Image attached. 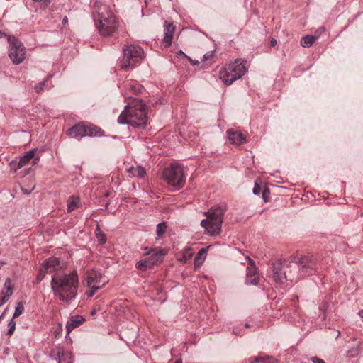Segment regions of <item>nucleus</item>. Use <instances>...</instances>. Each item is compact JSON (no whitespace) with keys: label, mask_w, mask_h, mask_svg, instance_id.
Returning a JSON list of instances; mask_svg holds the SVG:
<instances>
[{"label":"nucleus","mask_w":363,"mask_h":363,"mask_svg":"<svg viewBox=\"0 0 363 363\" xmlns=\"http://www.w3.org/2000/svg\"><path fill=\"white\" fill-rule=\"evenodd\" d=\"M316 272V262L309 257L291 256L275 261L269 269L272 280L277 284L293 282Z\"/></svg>","instance_id":"nucleus-1"},{"label":"nucleus","mask_w":363,"mask_h":363,"mask_svg":"<svg viewBox=\"0 0 363 363\" xmlns=\"http://www.w3.org/2000/svg\"><path fill=\"white\" fill-rule=\"evenodd\" d=\"M79 286L77 271L69 274L55 273L52 277L51 289L55 296L62 301H70L75 298Z\"/></svg>","instance_id":"nucleus-2"},{"label":"nucleus","mask_w":363,"mask_h":363,"mask_svg":"<svg viewBox=\"0 0 363 363\" xmlns=\"http://www.w3.org/2000/svg\"><path fill=\"white\" fill-rule=\"evenodd\" d=\"M147 121V106L142 100L136 98L125 106L118 118L120 124H130L133 127L143 129L146 127Z\"/></svg>","instance_id":"nucleus-3"},{"label":"nucleus","mask_w":363,"mask_h":363,"mask_svg":"<svg viewBox=\"0 0 363 363\" xmlns=\"http://www.w3.org/2000/svg\"><path fill=\"white\" fill-rule=\"evenodd\" d=\"M94 6L97 13L95 24L99 33L105 37L116 33L121 26V23L116 19L111 8L99 1H96Z\"/></svg>","instance_id":"nucleus-4"},{"label":"nucleus","mask_w":363,"mask_h":363,"mask_svg":"<svg viewBox=\"0 0 363 363\" xmlns=\"http://www.w3.org/2000/svg\"><path fill=\"white\" fill-rule=\"evenodd\" d=\"M226 211L227 206L223 203L214 205L209 211L203 212L207 218L201 220V225L205 228L209 235L215 236L220 233L223 216Z\"/></svg>","instance_id":"nucleus-5"},{"label":"nucleus","mask_w":363,"mask_h":363,"mask_svg":"<svg viewBox=\"0 0 363 363\" xmlns=\"http://www.w3.org/2000/svg\"><path fill=\"white\" fill-rule=\"evenodd\" d=\"M247 70V61L238 58L222 67L219 77L225 85L229 86L241 78Z\"/></svg>","instance_id":"nucleus-6"},{"label":"nucleus","mask_w":363,"mask_h":363,"mask_svg":"<svg viewBox=\"0 0 363 363\" xmlns=\"http://www.w3.org/2000/svg\"><path fill=\"white\" fill-rule=\"evenodd\" d=\"M162 179L168 185L174 187L175 189H182L186 182V175L183 166L178 163L171 164L169 167L164 169Z\"/></svg>","instance_id":"nucleus-7"},{"label":"nucleus","mask_w":363,"mask_h":363,"mask_svg":"<svg viewBox=\"0 0 363 363\" xmlns=\"http://www.w3.org/2000/svg\"><path fill=\"white\" fill-rule=\"evenodd\" d=\"M103 130L92 124L81 123L73 125L67 130V135L73 138L80 140L83 137H100L103 135Z\"/></svg>","instance_id":"nucleus-8"},{"label":"nucleus","mask_w":363,"mask_h":363,"mask_svg":"<svg viewBox=\"0 0 363 363\" xmlns=\"http://www.w3.org/2000/svg\"><path fill=\"white\" fill-rule=\"evenodd\" d=\"M123 57L121 62V67L128 70L133 67L143 57V50L137 45H130L125 46L123 50Z\"/></svg>","instance_id":"nucleus-9"},{"label":"nucleus","mask_w":363,"mask_h":363,"mask_svg":"<svg viewBox=\"0 0 363 363\" xmlns=\"http://www.w3.org/2000/svg\"><path fill=\"white\" fill-rule=\"evenodd\" d=\"M9 43V57L14 65H19L26 58V48L18 39L14 36H8Z\"/></svg>","instance_id":"nucleus-10"},{"label":"nucleus","mask_w":363,"mask_h":363,"mask_svg":"<svg viewBox=\"0 0 363 363\" xmlns=\"http://www.w3.org/2000/svg\"><path fill=\"white\" fill-rule=\"evenodd\" d=\"M85 284L88 288L86 291V294L90 298L106 284V281L103 280L102 274L101 272L92 270L86 272Z\"/></svg>","instance_id":"nucleus-11"},{"label":"nucleus","mask_w":363,"mask_h":363,"mask_svg":"<svg viewBox=\"0 0 363 363\" xmlns=\"http://www.w3.org/2000/svg\"><path fill=\"white\" fill-rule=\"evenodd\" d=\"M167 254V250L160 247H145L144 248V255L148 256V258H150V261H152L154 264L161 262L163 259V257Z\"/></svg>","instance_id":"nucleus-12"},{"label":"nucleus","mask_w":363,"mask_h":363,"mask_svg":"<svg viewBox=\"0 0 363 363\" xmlns=\"http://www.w3.org/2000/svg\"><path fill=\"white\" fill-rule=\"evenodd\" d=\"M35 150H30L23 154L18 161L17 169H20L27 165L31 161L32 165L36 164L39 162V157L35 156Z\"/></svg>","instance_id":"nucleus-13"},{"label":"nucleus","mask_w":363,"mask_h":363,"mask_svg":"<svg viewBox=\"0 0 363 363\" xmlns=\"http://www.w3.org/2000/svg\"><path fill=\"white\" fill-rule=\"evenodd\" d=\"M64 263L62 262L60 258L52 257L45 261L42 267L45 272L52 273L62 269Z\"/></svg>","instance_id":"nucleus-14"},{"label":"nucleus","mask_w":363,"mask_h":363,"mask_svg":"<svg viewBox=\"0 0 363 363\" xmlns=\"http://www.w3.org/2000/svg\"><path fill=\"white\" fill-rule=\"evenodd\" d=\"M226 133L229 141L233 145H240L246 140V137L238 130L228 129Z\"/></svg>","instance_id":"nucleus-15"},{"label":"nucleus","mask_w":363,"mask_h":363,"mask_svg":"<svg viewBox=\"0 0 363 363\" xmlns=\"http://www.w3.org/2000/svg\"><path fill=\"white\" fill-rule=\"evenodd\" d=\"M259 281V276L256 267L250 264L247 267L245 283L248 285H257Z\"/></svg>","instance_id":"nucleus-16"},{"label":"nucleus","mask_w":363,"mask_h":363,"mask_svg":"<svg viewBox=\"0 0 363 363\" xmlns=\"http://www.w3.org/2000/svg\"><path fill=\"white\" fill-rule=\"evenodd\" d=\"M174 30L175 26L173 25V23L165 21L164 28V36L163 38V43L166 48H168L171 45Z\"/></svg>","instance_id":"nucleus-17"},{"label":"nucleus","mask_w":363,"mask_h":363,"mask_svg":"<svg viewBox=\"0 0 363 363\" xmlns=\"http://www.w3.org/2000/svg\"><path fill=\"white\" fill-rule=\"evenodd\" d=\"M85 321V318L82 315H75L69 318L66 324V330L67 333H69L74 328L83 324Z\"/></svg>","instance_id":"nucleus-18"},{"label":"nucleus","mask_w":363,"mask_h":363,"mask_svg":"<svg viewBox=\"0 0 363 363\" xmlns=\"http://www.w3.org/2000/svg\"><path fill=\"white\" fill-rule=\"evenodd\" d=\"M123 87L125 88V93L123 94L125 96L128 95L129 92L133 94H140L142 92L143 87L138 83L134 81H127Z\"/></svg>","instance_id":"nucleus-19"},{"label":"nucleus","mask_w":363,"mask_h":363,"mask_svg":"<svg viewBox=\"0 0 363 363\" xmlns=\"http://www.w3.org/2000/svg\"><path fill=\"white\" fill-rule=\"evenodd\" d=\"M82 206L81 201L79 196H72L67 201V211L72 212Z\"/></svg>","instance_id":"nucleus-20"},{"label":"nucleus","mask_w":363,"mask_h":363,"mask_svg":"<svg viewBox=\"0 0 363 363\" xmlns=\"http://www.w3.org/2000/svg\"><path fill=\"white\" fill-rule=\"evenodd\" d=\"M127 172L130 173L132 177H138L140 179H143L146 175V170L144 167L140 165H137L136 167H130L127 169Z\"/></svg>","instance_id":"nucleus-21"},{"label":"nucleus","mask_w":363,"mask_h":363,"mask_svg":"<svg viewBox=\"0 0 363 363\" xmlns=\"http://www.w3.org/2000/svg\"><path fill=\"white\" fill-rule=\"evenodd\" d=\"M58 363H73L72 354L69 351L60 350L58 351Z\"/></svg>","instance_id":"nucleus-22"},{"label":"nucleus","mask_w":363,"mask_h":363,"mask_svg":"<svg viewBox=\"0 0 363 363\" xmlns=\"http://www.w3.org/2000/svg\"><path fill=\"white\" fill-rule=\"evenodd\" d=\"M155 264L152 261H150V258L146 257L143 259L138 261L136 263V268L140 270L145 271L150 268H151Z\"/></svg>","instance_id":"nucleus-23"},{"label":"nucleus","mask_w":363,"mask_h":363,"mask_svg":"<svg viewBox=\"0 0 363 363\" xmlns=\"http://www.w3.org/2000/svg\"><path fill=\"white\" fill-rule=\"evenodd\" d=\"M316 40L317 37L311 35H306L302 37L301 40V45L304 48H309L313 45Z\"/></svg>","instance_id":"nucleus-24"},{"label":"nucleus","mask_w":363,"mask_h":363,"mask_svg":"<svg viewBox=\"0 0 363 363\" xmlns=\"http://www.w3.org/2000/svg\"><path fill=\"white\" fill-rule=\"evenodd\" d=\"M95 235L97 238L98 242L103 245L106 242V234L101 230L100 226L99 225H96L95 229Z\"/></svg>","instance_id":"nucleus-25"},{"label":"nucleus","mask_w":363,"mask_h":363,"mask_svg":"<svg viewBox=\"0 0 363 363\" xmlns=\"http://www.w3.org/2000/svg\"><path fill=\"white\" fill-rule=\"evenodd\" d=\"M3 290H4V294L6 295H8L10 297L12 296V294H13V284H12L11 279L10 278H7L5 280Z\"/></svg>","instance_id":"nucleus-26"},{"label":"nucleus","mask_w":363,"mask_h":363,"mask_svg":"<svg viewBox=\"0 0 363 363\" xmlns=\"http://www.w3.org/2000/svg\"><path fill=\"white\" fill-rule=\"evenodd\" d=\"M23 311H24V306H23V302H21V301L17 302L16 308H15V311L13 315V319L16 318L18 316H20L21 314H23Z\"/></svg>","instance_id":"nucleus-27"},{"label":"nucleus","mask_w":363,"mask_h":363,"mask_svg":"<svg viewBox=\"0 0 363 363\" xmlns=\"http://www.w3.org/2000/svg\"><path fill=\"white\" fill-rule=\"evenodd\" d=\"M166 230L167 225L165 222L160 223L159 224L157 225L156 233L157 235V239L164 235V233L166 232Z\"/></svg>","instance_id":"nucleus-28"},{"label":"nucleus","mask_w":363,"mask_h":363,"mask_svg":"<svg viewBox=\"0 0 363 363\" xmlns=\"http://www.w3.org/2000/svg\"><path fill=\"white\" fill-rule=\"evenodd\" d=\"M252 363H277V360L271 357H255Z\"/></svg>","instance_id":"nucleus-29"},{"label":"nucleus","mask_w":363,"mask_h":363,"mask_svg":"<svg viewBox=\"0 0 363 363\" xmlns=\"http://www.w3.org/2000/svg\"><path fill=\"white\" fill-rule=\"evenodd\" d=\"M48 82V79H46L45 80H44L43 82H41L40 83H38L35 86V90L37 93H40L41 91H43V90L45 89V84Z\"/></svg>","instance_id":"nucleus-30"},{"label":"nucleus","mask_w":363,"mask_h":363,"mask_svg":"<svg viewBox=\"0 0 363 363\" xmlns=\"http://www.w3.org/2000/svg\"><path fill=\"white\" fill-rule=\"evenodd\" d=\"M9 329L7 334L9 335H13L16 329V322L12 318L8 323Z\"/></svg>","instance_id":"nucleus-31"},{"label":"nucleus","mask_w":363,"mask_h":363,"mask_svg":"<svg viewBox=\"0 0 363 363\" xmlns=\"http://www.w3.org/2000/svg\"><path fill=\"white\" fill-rule=\"evenodd\" d=\"M9 298L10 296L4 294V290H2L0 293V307L4 305Z\"/></svg>","instance_id":"nucleus-32"},{"label":"nucleus","mask_w":363,"mask_h":363,"mask_svg":"<svg viewBox=\"0 0 363 363\" xmlns=\"http://www.w3.org/2000/svg\"><path fill=\"white\" fill-rule=\"evenodd\" d=\"M46 273H48V272H45V269H43V267H42L40 269V270H39V272H38V274H37V280H38V281H42V280L44 279L45 275V274H46Z\"/></svg>","instance_id":"nucleus-33"},{"label":"nucleus","mask_w":363,"mask_h":363,"mask_svg":"<svg viewBox=\"0 0 363 363\" xmlns=\"http://www.w3.org/2000/svg\"><path fill=\"white\" fill-rule=\"evenodd\" d=\"M264 189L262 188L261 186H259L257 182L255 184V186L253 188V194L255 195H259Z\"/></svg>","instance_id":"nucleus-34"},{"label":"nucleus","mask_w":363,"mask_h":363,"mask_svg":"<svg viewBox=\"0 0 363 363\" xmlns=\"http://www.w3.org/2000/svg\"><path fill=\"white\" fill-rule=\"evenodd\" d=\"M33 1L34 2L40 4V6L43 8L48 7L51 2V0H33Z\"/></svg>","instance_id":"nucleus-35"},{"label":"nucleus","mask_w":363,"mask_h":363,"mask_svg":"<svg viewBox=\"0 0 363 363\" xmlns=\"http://www.w3.org/2000/svg\"><path fill=\"white\" fill-rule=\"evenodd\" d=\"M214 52H215L214 50H211V51L206 52L203 57V60L206 61V60H208L211 59L213 57V56L214 55Z\"/></svg>","instance_id":"nucleus-36"},{"label":"nucleus","mask_w":363,"mask_h":363,"mask_svg":"<svg viewBox=\"0 0 363 363\" xmlns=\"http://www.w3.org/2000/svg\"><path fill=\"white\" fill-rule=\"evenodd\" d=\"M313 363H325V361L322 359H320L317 357H313L311 359Z\"/></svg>","instance_id":"nucleus-37"},{"label":"nucleus","mask_w":363,"mask_h":363,"mask_svg":"<svg viewBox=\"0 0 363 363\" xmlns=\"http://www.w3.org/2000/svg\"><path fill=\"white\" fill-rule=\"evenodd\" d=\"M269 193V191L267 188H264L261 193L262 194V198L265 202H267V194Z\"/></svg>","instance_id":"nucleus-38"},{"label":"nucleus","mask_w":363,"mask_h":363,"mask_svg":"<svg viewBox=\"0 0 363 363\" xmlns=\"http://www.w3.org/2000/svg\"><path fill=\"white\" fill-rule=\"evenodd\" d=\"M241 329L236 328L233 330V333L237 335H241L242 333L240 332Z\"/></svg>","instance_id":"nucleus-39"},{"label":"nucleus","mask_w":363,"mask_h":363,"mask_svg":"<svg viewBox=\"0 0 363 363\" xmlns=\"http://www.w3.org/2000/svg\"><path fill=\"white\" fill-rule=\"evenodd\" d=\"M277 45V40L274 39V38H272L271 40H270V45L272 47H274Z\"/></svg>","instance_id":"nucleus-40"},{"label":"nucleus","mask_w":363,"mask_h":363,"mask_svg":"<svg viewBox=\"0 0 363 363\" xmlns=\"http://www.w3.org/2000/svg\"><path fill=\"white\" fill-rule=\"evenodd\" d=\"M8 36L10 35L0 30V38H2L4 37H6L8 38Z\"/></svg>","instance_id":"nucleus-41"},{"label":"nucleus","mask_w":363,"mask_h":363,"mask_svg":"<svg viewBox=\"0 0 363 363\" xmlns=\"http://www.w3.org/2000/svg\"><path fill=\"white\" fill-rule=\"evenodd\" d=\"M206 250L205 248H202V249H201V250L199 251V253H198V255H196V259H198L199 255L200 254H201V253H204V252H206Z\"/></svg>","instance_id":"nucleus-42"},{"label":"nucleus","mask_w":363,"mask_h":363,"mask_svg":"<svg viewBox=\"0 0 363 363\" xmlns=\"http://www.w3.org/2000/svg\"><path fill=\"white\" fill-rule=\"evenodd\" d=\"M178 54H179V55H183V56H184L185 57L189 58V57H188V56H187V55H186L183 51H182V50H179V52H178Z\"/></svg>","instance_id":"nucleus-43"},{"label":"nucleus","mask_w":363,"mask_h":363,"mask_svg":"<svg viewBox=\"0 0 363 363\" xmlns=\"http://www.w3.org/2000/svg\"><path fill=\"white\" fill-rule=\"evenodd\" d=\"M358 314L363 319V310L359 311Z\"/></svg>","instance_id":"nucleus-44"},{"label":"nucleus","mask_w":363,"mask_h":363,"mask_svg":"<svg viewBox=\"0 0 363 363\" xmlns=\"http://www.w3.org/2000/svg\"><path fill=\"white\" fill-rule=\"evenodd\" d=\"M174 363H182V359H177V360L175 361V362H174Z\"/></svg>","instance_id":"nucleus-45"},{"label":"nucleus","mask_w":363,"mask_h":363,"mask_svg":"<svg viewBox=\"0 0 363 363\" xmlns=\"http://www.w3.org/2000/svg\"><path fill=\"white\" fill-rule=\"evenodd\" d=\"M67 21V17H65V18L63 19L62 23H65Z\"/></svg>","instance_id":"nucleus-46"},{"label":"nucleus","mask_w":363,"mask_h":363,"mask_svg":"<svg viewBox=\"0 0 363 363\" xmlns=\"http://www.w3.org/2000/svg\"><path fill=\"white\" fill-rule=\"evenodd\" d=\"M23 193L26 194H28L30 192V191H25L23 189Z\"/></svg>","instance_id":"nucleus-47"},{"label":"nucleus","mask_w":363,"mask_h":363,"mask_svg":"<svg viewBox=\"0 0 363 363\" xmlns=\"http://www.w3.org/2000/svg\"><path fill=\"white\" fill-rule=\"evenodd\" d=\"M245 328H249V327H250V324L246 323V324L245 325Z\"/></svg>","instance_id":"nucleus-48"},{"label":"nucleus","mask_w":363,"mask_h":363,"mask_svg":"<svg viewBox=\"0 0 363 363\" xmlns=\"http://www.w3.org/2000/svg\"><path fill=\"white\" fill-rule=\"evenodd\" d=\"M4 316V313H2L1 315H0V320L3 318Z\"/></svg>","instance_id":"nucleus-49"},{"label":"nucleus","mask_w":363,"mask_h":363,"mask_svg":"<svg viewBox=\"0 0 363 363\" xmlns=\"http://www.w3.org/2000/svg\"><path fill=\"white\" fill-rule=\"evenodd\" d=\"M94 313H95V311H93L91 312V315H94Z\"/></svg>","instance_id":"nucleus-50"}]
</instances>
